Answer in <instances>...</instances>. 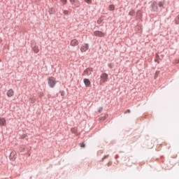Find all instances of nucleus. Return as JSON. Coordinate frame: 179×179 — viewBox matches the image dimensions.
I'll list each match as a JSON object with an SVG mask.
<instances>
[{
    "instance_id": "f257e3e1",
    "label": "nucleus",
    "mask_w": 179,
    "mask_h": 179,
    "mask_svg": "<svg viewBox=\"0 0 179 179\" xmlns=\"http://www.w3.org/2000/svg\"><path fill=\"white\" fill-rule=\"evenodd\" d=\"M107 80H108V74L103 73L101 75V80L99 82L100 85H102V83H105V82H107Z\"/></svg>"
},
{
    "instance_id": "f03ea898",
    "label": "nucleus",
    "mask_w": 179,
    "mask_h": 179,
    "mask_svg": "<svg viewBox=\"0 0 179 179\" xmlns=\"http://www.w3.org/2000/svg\"><path fill=\"white\" fill-rule=\"evenodd\" d=\"M57 81L54 77H50L48 78V85L50 86V87H54Z\"/></svg>"
},
{
    "instance_id": "7ed1b4c3",
    "label": "nucleus",
    "mask_w": 179,
    "mask_h": 179,
    "mask_svg": "<svg viewBox=\"0 0 179 179\" xmlns=\"http://www.w3.org/2000/svg\"><path fill=\"white\" fill-rule=\"evenodd\" d=\"M94 36H95L96 37H105L106 33L101 31H94Z\"/></svg>"
},
{
    "instance_id": "20e7f679",
    "label": "nucleus",
    "mask_w": 179,
    "mask_h": 179,
    "mask_svg": "<svg viewBox=\"0 0 179 179\" xmlns=\"http://www.w3.org/2000/svg\"><path fill=\"white\" fill-rule=\"evenodd\" d=\"M92 72H93V69L87 68L85 69L83 73V76H89V75H92Z\"/></svg>"
},
{
    "instance_id": "39448f33",
    "label": "nucleus",
    "mask_w": 179,
    "mask_h": 179,
    "mask_svg": "<svg viewBox=\"0 0 179 179\" xmlns=\"http://www.w3.org/2000/svg\"><path fill=\"white\" fill-rule=\"evenodd\" d=\"M17 156V154L16 153V151H12L10 154L9 159L10 160H12V162H14V160H16Z\"/></svg>"
},
{
    "instance_id": "423d86ee",
    "label": "nucleus",
    "mask_w": 179,
    "mask_h": 179,
    "mask_svg": "<svg viewBox=\"0 0 179 179\" xmlns=\"http://www.w3.org/2000/svg\"><path fill=\"white\" fill-rule=\"evenodd\" d=\"M87 50H89V44L84 43L81 45V48H80L81 52H86Z\"/></svg>"
},
{
    "instance_id": "0eeeda50",
    "label": "nucleus",
    "mask_w": 179,
    "mask_h": 179,
    "mask_svg": "<svg viewBox=\"0 0 179 179\" xmlns=\"http://www.w3.org/2000/svg\"><path fill=\"white\" fill-rule=\"evenodd\" d=\"M70 45L71 47H76V45H79V41H78L76 39H73L71 41Z\"/></svg>"
},
{
    "instance_id": "6e6552de",
    "label": "nucleus",
    "mask_w": 179,
    "mask_h": 179,
    "mask_svg": "<svg viewBox=\"0 0 179 179\" xmlns=\"http://www.w3.org/2000/svg\"><path fill=\"white\" fill-rule=\"evenodd\" d=\"M32 51H34L35 54H38V52H40V49L38 45H35L32 48Z\"/></svg>"
},
{
    "instance_id": "1a4fd4ad",
    "label": "nucleus",
    "mask_w": 179,
    "mask_h": 179,
    "mask_svg": "<svg viewBox=\"0 0 179 179\" xmlns=\"http://www.w3.org/2000/svg\"><path fill=\"white\" fill-rule=\"evenodd\" d=\"M0 125H6V120L3 117H0Z\"/></svg>"
},
{
    "instance_id": "9d476101",
    "label": "nucleus",
    "mask_w": 179,
    "mask_h": 179,
    "mask_svg": "<svg viewBox=\"0 0 179 179\" xmlns=\"http://www.w3.org/2000/svg\"><path fill=\"white\" fill-rule=\"evenodd\" d=\"M8 97H12V96H13V94H15V92H13V90H8L7 91L6 93Z\"/></svg>"
},
{
    "instance_id": "9b49d317",
    "label": "nucleus",
    "mask_w": 179,
    "mask_h": 179,
    "mask_svg": "<svg viewBox=\"0 0 179 179\" xmlns=\"http://www.w3.org/2000/svg\"><path fill=\"white\" fill-rule=\"evenodd\" d=\"M84 83L85 86H90V80L87 78L84 79Z\"/></svg>"
},
{
    "instance_id": "f8f14e48",
    "label": "nucleus",
    "mask_w": 179,
    "mask_h": 179,
    "mask_svg": "<svg viewBox=\"0 0 179 179\" xmlns=\"http://www.w3.org/2000/svg\"><path fill=\"white\" fill-rule=\"evenodd\" d=\"M70 2L72 5H74V6H78V0H70Z\"/></svg>"
},
{
    "instance_id": "ddd939ff",
    "label": "nucleus",
    "mask_w": 179,
    "mask_h": 179,
    "mask_svg": "<svg viewBox=\"0 0 179 179\" xmlns=\"http://www.w3.org/2000/svg\"><path fill=\"white\" fill-rule=\"evenodd\" d=\"M136 17L141 19L142 17V12L141 10H138L136 13Z\"/></svg>"
},
{
    "instance_id": "4468645a",
    "label": "nucleus",
    "mask_w": 179,
    "mask_h": 179,
    "mask_svg": "<svg viewBox=\"0 0 179 179\" xmlns=\"http://www.w3.org/2000/svg\"><path fill=\"white\" fill-rule=\"evenodd\" d=\"M71 132H72V134H78V129L77 128H71Z\"/></svg>"
},
{
    "instance_id": "2eb2a0df",
    "label": "nucleus",
    "mask_w": 179,
    "mask_h": 179,
    "mask_svg": "<svg viewBox=\"0 0 179 179\" xmlns=\"http://www.w3.org/2000/svg\"><path fill=\"white\" fill-rule=\"evenodd\" d=\"M49 13H50V15H54V13H55V9L50 8L49 9Z\"/></svg>"
},
{
    "instance_id": "dca6fc26",
    "label": "nucleus",
    "mask_w": 179,
    "mask_h": 179,
    "mask_svg": "<svg viewBox=\"0 0 179 179\" xmlns=\"http://www.w3.org/2000/svg\"><path fill=\"white\" fill-rule=\"evenodd\" d=\"M129 16H134L135 15V10H131L129 13Z\"/></svg>"
},
{
    "instance_id": "f3484780",
    "label": "nucleus",
    "mask_w": 179,
    "mask_h": 179,
    "mask_svg": "<svg viewBox=\"0 0 179 179\" xmlns=\"http://www.w3.org/2000/svg\"><path fill=\"white\" fill-rule=\"evenodd\" d=\"M109 9L110 10H114V9H115V7L114 6V5H110Z\"/></svg>"
},
{
    "instance_id": "a211bd4d",
    "label": "nucleus",
    "mask_w": 179,
    "mask_h": 179,
    "mask_svg": "<svg viewBox=\"0 0 179 179\" xmlns=\"http://www.w3.org/2000/svg\"><path fill=\"white\" fill-rule=\"evenodd\" d=\"M103 22V20L101 18H99L98 20H97V23L98 24H101V22Z\"/></svg>"
},
{
    "instance_id": "6ab92c4d",
    "label": "nucleus",
    "mask_w": 179,
    "mask_h": 179,
    "mask_svg": "<svg viewBox=\"0 0 179 179\" xmlns=\"http://www.w3.org/2000/svg\"><path fill=\"white\" fill-rule=\"evenodd\" d=\"M62 3H63V5H66V2H68L67 0H60Z\"/></svg>"
},
{
    "instance_id": "aec40b11",
    "label": "nucleus",
    "mask_w": 179,
    "mask_h": 179,
    "mask_svg": "<svg viewBox=\"0 0 179 179\" xmlns=\"http://www.w3.org/2000/svg\"><path fill=\"white\" fill-rule=\"evenodd\" d=\"M80 148H85L86 145H85V143H80Z\"/></svg>"
},
{
    "instance_id": "412c9836",
    "label": "nucleus",
    "mask_w": 179,
    "mask_h": 179,
    "mask_svg": "<svg viewBox=\"0 0 179 179\" xmlns=\"http://www.w3.org/2000/svg\"><path fill=\"white\" fill-rule=\"evenodd\" d=\"M158 5L160 8H162L164 5V3L160 1Z\"/></svg>"
},
{
    "instance_id": "4be33fe9",
    "label": "nucleus",
    "mask_w": 179,
    "mask_h": 179,
    "mask_svg": "<svg viewBox=\"0 0 179 179\" xmlns=\"http://www.w3.org/2000/svg\"><path fill=\"white\" fill-rule=\"evenodd\" d=\"M30 101H31V103H36V99L31 98V99H30Z\"/></svg>"
},
{
    "instance_id": "5701e85b",
    "label": "nucleus",
    "mask_w": 179,
    "mask_h": 179,
    "mask_svg": "<svg viewBox=\"0 0 179 179\" xmlns=\"http://www.w3.org/2000/svg\"><path fill=\"white\" fill-rule=\"evenodd\" d=\"M100 121H104L106 120V116L99 118Z\"/></svg>"
},
{
    "instance_id": "b1692460",
    "label": "nucleus",
    "mask_w": 179,
    "mask_h": 179,
    "mask_svg": "<svg viewBox=\"0 0 179 179\" xmlns=\"http://www.w3.org/2000/svg\"><path fill=\"white\" fill-rule=\"evenodd\" d=\"M176 20V23H179V15L177 16Z\"/></svg>"
},
{
    "instance_id": "393cba45",
    "label": "nucleus",
    "mask_w": 179,
    "mask_h": 179,
    "mask_svg": "<svg viewBox=\"0 0 179 179\" xmlns=\"http://www.w3.org/2000/svg\"><path fill=\"white\" fill-rule=\"evenodd\" d=\"M61 96H65V92L64 91L60 92Z\"/></svg>"
},
{
    "instance_id": "a878e982",
    "label": "nucleus",
    "mask_w": 179,
    "mask_h": 179,
    "mask_svg": "<svg viewBox=\"0 0 179 179\" xmlns=\"http://www.w3.org/2000/svg\"><path fill=\"white\" fill-rule=\"evenodd\" d=\"M85 2H87V3H92V0H85Z\"/></svg>"
},
{
    "instance_id": "bb28decb",
    "label": "nucleus",
    "mask_w": 179,
    "mask_h": 179,
    "mask_svg": "<svg viewBox=\"0 0 179 179\" xmlns=\"http://www.w3.org/2000/svg\"><path fill=\"white\" fill-rule=\"evenodd\" d=\"M127 113H131V110H127L126 111H125V113H124V114H127Z\"/></svg>"
},
{
    "instance_id": "cd10ccee",
    "label": "nucleus",
    "mask_w": 179,
    "mask_h": 179,
    "mask_svg": "<svg viewBox=\"0 0 179 179\" xmlns=\"http://www.w3.org/2000/svg\"><path fill=\"white\" fill-rule=\"evenodd\" d=\"M64 15H68V10H64Z\"/></svg>"
},
{
    "instance_id": "c85d7f7f",
    "label": "nucleus",
    "mask_w": 179,
    "mask_h": 179,
    "mask_svg": "<svg viewBox=\"0 0 179 179\" xmlns=\"http://www.w3.org/2000/svg\"><path fill=\"white\" fill-rule=\"evenodd\" d=\"M102 111H103V108H99V113H101V112H102Z\"/></svg>"
},
{
    "instance_id": "c756f323",
    "label": "nucleus",
    "mask_w": 179,
    "mask_h": 179,
    "mask_svg": "<svg viewBox=\"0 0 179 179\" xmlns=\"http://www.w3.org/2000/svg\"><path fill=\"white\" fill-rule=\"evenodd\" d=\"M20 152H24V148H22Z\"/></svg>"
},
{
    "instance_id": "7c9ffc66",
    "label": "nucleus",
    "mask_w": 179,
    "mask_h": 179,
    "mask_svg": "<svg viewBox=\"0 0 179 179\" xmlns=\"http://www.w3.org/2000/svg\"><path fill=\"white\" fill-rule=\"evenodd\" d=\"M103 159H107V156L104 157Z\"/></svg>"
},
{
    "instance_id": "2f4dec72",
    "label": "nucleus",
    "mask_w": 179,
    "mask_h": 179,
    "mask_svg": "<svg viewBox=\"0 0 179 179\" xmlns=\"http://www.w3.org/2000/svg\"><path fill=\"white\" fill-rule=\"evenodd\" d=\"M0 62H1V59H0Z\"/></svg>"
}]
</instances>
